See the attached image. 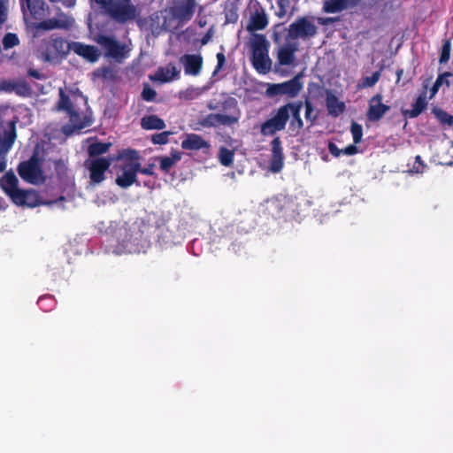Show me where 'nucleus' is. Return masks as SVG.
<instances>
[{
  "label": "nucleus",
  "instance_id": "20e7f679",
  "mask_svg": "<svg viewBox=\"0 0 453 453\" xmlns=\"http://www.w3.org/2000/svg\"><path fill=\"white\" fill-rule=\"evenodd\" d=\"M58 93L59 101L58 108L60 111H65L67 112L72 127L73 129H81L88 126V122L85 121V119L81 117L73 106V104L76 103L79 98H82L86 101V98L83 97L81 93L79 90L65 91L62 88H59Z\"/></svg>",
  "mask_w": 453,
  "mask_h": 453
},
{
  "label": "nucleus",
  "instance_id": "a878e982",
  "mask_svg": "<svg viewBox=\"0 0 453 453\" xmlns=\"http://www.w3.org/2000/svg\"><path fill=\"white\" fill-rule=\"evenodd\" d=\"M326 107L329 114L336 117L344 111L345 105L344 103L339 101V99L334 94L327 92Z\"/></svg>",
  "mask_w": 453,
  "mask_h": 453
},
{
  "label": "nucleus",
  "instance_id": "9d476101",
  "mask_svg": "<svg viewBox=\"0 0 453 453\" xmlns=\"http://www.w3.org/2000/svg\"><path fill=\"white\" fill-rule=\"evenodd\" d=\"M140 170V162L124 161L117 170L116 183L118 186L127 188L136 182V173Z\"/></svg>",
  "mask_w": 453,
  "mask_h": 453
},
{
  "label": "nucleus",
  "instance_id": "f257e3e1",
  "mask_svg": "<svg viewBox=\"0 0 453 453\" xmlns=\"http://www.w3.org/2000/svg\"><path fill=\"white\" fill-rule=\"evenodd\" d=\"M318 32V27L312 18L302 17L295 20L285 28L281 24H277L273 27L272 38L275 43H280L283 34H286L285 40L296 42V40L308 41L314 37Z\"/></svg>",
  "mask_w": 453,
  "mask_h": 453
},
{
  "label": "nucleus",
  "instance_id": "a19ab883",
  "mask_svg": "<svg viewBox=\"0 0 453 453\" xmlns=\"http://www.w3.org/2000/svg\"><path fill=\"white\" fill-rule=\"evenodd\" d=\"M169 132H163L152 135V142L155 144H165L168 142Z\"/></svg>",
  "mask_w": 453,
  "mask_h": 453
},
{
  "label": "nucleus",
  "instance_id": "2eb2a0df",
  "mask_svg": "<svg viewBox=\"0 0 453 453\" xmlns=\"http://www.w3.org/2000/svg\"><path fill=\"white\" fill-rule=\"evenodd\" d=\"M277 48V60L280 65H291L296 60L295 53L298 50V44L296 42L286 40V42L281 44L278 43Z\"/></svg>",
  "mask_w": 453,
  "mask_h": 453
},
{
  "label": "nucleus",
  "instance_id": "9b49d317",
  "mask_svg": "<svg viewBox=\"0 0 453 453\" xmlns=\"http://www.w3.org/2000/svg\"><path fill=\"white\" fill-rule=\"evenodd\" d=\"M288 115L287 108L280 107L276 113L261 125L260 132L263 135H273L275 133L285 129Z\"/></svg>",
  "mask_w": 453,
  "mask_h": 453
},
{
  "label": "nucleus",
  "instance_id": "cd10ccee",
  "mask_svg": "<svg viewBox=\"0 0 453 453\" xmlns=\"http://www.w3.org/2000/svg\"><path fill=\"white\" fill-rule=\"evenodd\" d=\"M426 92H424L417 98L412 109L405 111L404 114L410 118H416L426 108Z\"/></svg>",
  "mask_w": 453,
  "mask_h": 453
},
{
  "label": "nucleus",
  "instance_id": "680f3d73",
  "mask_svg": "<svg viewBox=\"0 0 453 453\" xmlns=\"http://www.w3.org/2000/svg\"><path fill=\"white\" fill-rule=\"evenodd\" d=\"M68 127H64V132H65V133H67V132H68V130H67V129H68Z\"/></svg>",
  "mask_w": 453,
  "mask_h": 453
},
{
  "label": "nucleus",
  "instance_id": "2f4dec72",
  "mask_svg": "<svg viewBox=\"0 0 453 453\" xmlns=\"http://www.w3.org/2000/svg\"><path fill=\"white\" fill-rule=\"evenodd\" d=\"M110 146L111 143L96 142L89 145L88 151L90 157H96L107 152Z\"/></svg>",
  "mask_w": 453,
  "mask_h": 453
},
{
  "label": "nucleus",
  "instance_id": "5701e85b",
  "mask_svg": "<svg viewBox=\"0 0 453 453\" xmlns=\"http://www.w3.org/2000/svg\"><path fill=\"white\" fill-rule=\"evenodd\" d=\"M184 150H197L210 148V144L196 134H188L181 142Z\"/></svg>",
  "mask_w": 453,
  "mask_h": 453
},
{
  "label": "nucleus",
  "instance_id": "864d4df0",
  "mask_svg": "<svg viewBox=\"0 0 453 453\" xmlns=\"http://www.w3.org/2000/svg\"><path fill=\"white\" fill-rule=\"evenodd\" d=\"M416 162L418 163V166L414 165L413 169L411 171L414 172V173H422L424 165H423V164L420 161V157L419 156L416 157Z\"/></svg>",
  "mask_w": 453,
  "mask_h": 453
},
{
  "label": "nucleus",
  "instance_id": "8fccbe9b",
  "mask_svg": "<svg viewBox=\"0 0 453 453\" xmlns=\"http://www.w3.org/2000/svg\"><path fill=\"white\" fill-rule=\"evenodd\" d=\"M28 75L31 77H34L37 80H42L44 78L42 73H41L39 71L35 70V69H29Z\"/></svg>",
  "mask_w": 453,
  "mask_h": 453
},
{
  "label": "nucleus",
  "instance_id": "0e129e2a",
  "mask_svg": "<svg viewBox=\"0 0 453 453\" xmlns=\"http://www.w3.org/2000/svg\"><path fill=\"white\" fill-rule=\"evenodd\" d=\"M452 146H453V142H452Z\"/></svg>",
  "mask_w": 453,
  "mask_h": 453
},
{
  "label": "nucleus",
  "instance_id": "473e14b6",
  "mask_svg": "<svg viewBox=\"0 0 453 453\" xmlns=\"http://www.w3.org/2000/svg\"><path fill=\"white\" fill-rule=\"evenodd\" d=\"M219 159L223 165H231L234 161V151L224 147L220 148L219 152Z\"/></svg>",
  "mask_w": 453,
  "mask_h": 453
},
{
  "label": "nucleus",
  "instance_id": "6ab92c4d",
  "mask_svg": "<svg viewBox=\"0 0 453 453\" xmlns=\"http://www.w3.org/2000/svg\"><path fill=\"white\" fill-rule=\"evenodd\" d=\"M187 75L196 76L200 73L203 65V58L199 54H186L180 58Z\"/></svg>",
  "mask_w": 453,
  "mask_h": 453
},
{
  "label": "nucleus",
  "instance_id": "bb28decb",
  "mask_svg": "<svg viewBox=\"0 0 453 453\" xmlns=\"http://www.w3.org/2000/svg\"><path fill=\"white\" fill-rule=\"evenodd\" d=\"M141 125L143 129L147 130H161L165 127V124L163 119L156 115L145 116L141 120Z\"/></svg>",
  "mask_w": 453,
  "mask_h": 453
},
{
  "label": "nucleus",
  "instance_id": "b1692460",
  "mask_svg": "<svg viewBox=\"0 0 453 453\" xmlns=\"http://www.w3.org/2000/svg\"><path fill=\"white\" fill-rule=\"evenodd\" d=\"M180 71L173 65H168L159 68L151 77L152 80L160 82H169L178 77Z\"/></svg>",
  "mask_w": 453,
  "mask_h": 453
},
{
  "label": "nucleus",
  "instance_id": "6e6d98bb",
  "mask_svg": "<svg viewBox=\"0 0 453 453\" xmlns=\"http://www.w3.org/2000/svg\"><path fill=\"white\" fill-rule=\"evenodd\" d=\"M443 118L441 120L449 125H453V116L447 115L446 113H442Z\"/></svg>",
  "mask_w": 453,
  "mask_h": 453
},
{
  "label": "nucleus",
  "instance_id": "f03ea898",
  "mask_svg": "<svg viewBox=\"0 0 453 453\" xmlns=\"http://www.w3.org/2000/svg\"><path fill=\"white\" fill-rule=\"evenodd\" d=\"M19 180L13 173H6L0 179V186L19 206L35 207L40 204L39 196L35 190H23L18 188Z\"/></svg>",
  "mask_w": 453,
  "mask_h": 453
},
{
  "label": "nucleus",
  "instance_id": "4c0bfd02",
  "mask_svg": "<svg viewBox=\"0 0 453 453\" xmlns=\"http://www.w3.org/2000/svg\"><path fill=\"white\" fill-rule=\"evenodd\" d=\"M351 134L355 143H358L362 140L363 129L362 126L353 122L351 125Z\"/></svg>",
  "mask_w": 453,
  "mask_h": 453
},
{
  "label": "nucleus",
  "instance_id": "f8f14e48",
  "mask_svg": "<svg viewBox=\"0 0 453 453\" xmlns=\"http://www.w3.org/2000/svg\"><path fill=\"white\" fill-rule=\"evenodd\" d=\"M302 88L303 84L300 82L299 76H296L286 82L269 84L265 93L268 96L286 95L290 98H294L300 93Z\"/></svg>",
  "mask_w": 453,
  "mask_h": 453
},
{
  "label": "nucleus",
  "instance_id": "423d86ee",
  "mask_svg": "<svg viewBox=\"0 0 453 453\" xmlns=\"http://www.w3.org/2000/svg\"><path fill=\"white\" fill-rule=\"evenodd\" d=\"M18 121V118H14L6 125L0 126V173H3L6 168V155L16 140V124Z\"/></svg>",
  "mask_w": 453,
  "mask_h": 453
},
{
  "label": "nucleus",
  "instance_id": "c85d7f7f",
  "mask_svg": "<svg viewBox=\"0 0 453 453\" xmlns=\"http://www.w3.org/2000/svg\"><path fill=\"white\" fill-rule=\"evenodd\" d=\"M180 158L181 154L178 151L172 152L171 156L160 157H158L160 168L165 172H168Z\"/></svg>",
  "mask_w": 453,
  "mask_h": 453
},
{
  "label": "nucleus",
  "instance_id": "aec40b11",
  "mask_svg": "<svg viewBox=\"0 0 453 453\" xmlns=\"http://www.w3.org/2000/svg\"><path fill=\"white\" fill-rule=\"evenodd\" d=\"M238 121V117L229 116L226 114L211 113L201 119L200 124L203 127H211L218 126H230Z\"/></svg>",
  "mask_w": 453,
  "mask_h": 453
},
{
  "label": "nucleus",
  "instance_id": "4468645a",
  "mask_svg": "<svg viewBox=\"0 0 453 453\" xmlns=\"http://www.w3.org/2000/svg\"><path fill=\"white\" fill-rule=\"evenodd\" d=\"M19 174L23 180L32 184H38L44 180L39 163L33 159L19 165Z\"/></svg>",
  "mask_w": 453,
  "mask_h": 453
},
{
  "label": "nucleus",
  "instance_id": "49530a36",
  "mask_svg": "<svg viewBox=\"0 0 453 453\" xmlns=\"http://www.w3.org/2000/svg\"><path fill=\"white\" fill-rule=\"evenodd\" d=\"M200 95L198 88H189L185 92L181 93V97L186 100L193 99Z\"/></svg>",
  "mask_w": 453,
  "mask_h": 453
},
{
  "label": "nucleus",
  "instance_id": "4be33fe9",
  "mask_svg": "<svg viewBox=\"0 0 453 453\" xmlns=\"http://www.w3.org/2000/svg\"><path fill=\"white\" fill-rule=\"evenodd\" d=\"M361 0H325L323 11L326 13H337L356 6Z\"/></svg>",
  "mask_w": 453,
  "mask_h": 453
},
{
  "label": "nucleus",
  "instance_id": "3c124183",
  "mask_svg": "<svg viewBox=\"0 0 453 453\" xmlns=\"http://www.w3.org/2000/svg\"><path fill=\"white\" fill-rule=\"evenodd\" d=\"M450 73H445L442 75H440L435 82H440V87L445 82L448 86L449 85V82L446 80L447 77L450 76Z\"/></svg>",
  "mask_w": 453,
  "mask_h": 453
},
{
  "label": "nucleus",
  "instance_id": "412c9836",
  "mask_svg": "<svg viewBox=\"0 0 453 453\" xmlns=\"http://www.w3.org/2000/svg\"><path fill=\"white\" fill-rule=\"evenodd\" d=\"M283 152L281 142L279 137H276L272 142V159L270 170L273 173H280L283 167Z\"/></svg>",
  "mask_w": 453,
  "mask_h": 453
},
{
  "label": "nucleus",
  "instance_id": "37998d69",
  "mask_svg": "<svg viewBox=\"0 0 453 453\" xmlns=\"http://www.w3.org/2000/svg\"><path fill=\"white\" fill-rule=\"evenodd\" d=\"M15 81L11 80H4L0 81V90L5 92H12L14 90Z\"/></svg>",
  "mask_w": 453,
  "mask_h": 453
},
{
  "label": "nucleus",
  "instance_id": "c03bdc74",
  "mask_svg": "<svg viewBox=\"0 0 453 453\" xmlns=\"http://www.w3.org/2000/svg\"><path fill=\"white\" fill-rule=\"evenodd\" d=\"M157 93L156 91L150 88L149 86H146L144 87L143 90H142V98L146 101H152L154 100L155 96H156Z\"/></svg>",
  "mask_w": 453,
  "mask_h": 453
},
{
  "label": "nucleus",
  "instance_id": "0eeeda50",
  "mask_svg": "<svg viewBox=\"0 0 453 453\" xmlns=\"http://www.w3.org/2000/svg\"><path fill=\"white\" fill-rule=\"evenodd\" d=\"M94 41L105 50V57L111 58L117 62H121L127 57L129 51L127 46L112 36L97 35L94 37Z\"/></svg>",
  "mask_w": 453,
  "mask_h": 453
},
{
  "label": "nucleus",
  "instance_id": "5fc2aeb1",
  "mask_svg": "<svg viewBox=\"0 0 453 453\" xmlns=\"http://www.w3.org/2000/svg\"><path fill=\"white\" fill-rule=\"evenodd\" d=\"M357 151V148L354 145H349L344 149V154L353 155Z\"/></svg>",
  "mask_w": 453,
  "mask_h": 453
},
{
  "label": "nucleus",
  "instance_id": "7c9ffc66",
  "mask_svg": "<svg viewBox=\"0 0 453 453\" xmlns=\"http://www.w3.org/2000/svg\"><path fill=\"white\" fill-rule=\"evenodd\" d=\"M25 4L29 10L31 15L34 17L41 16L43 11V2L41 0H31V1H23L21 0V6L23 10L25 9Z\"/></svg>",
  "mask_w": 453,
  "mask_h": 453
},
{
  "label": "nucleus",
  "instance_id": "ddd939ff",
  "mask_svg": "<svg viewBox=\"0 0 453 453\" xmlns=\"http://www.w3.org/2000/svg\"><path fill=\"white\" fill-rule=\"evenodd\" d=\"M111 160L105 157L89 158L85 162L89 170V178L95 184L101 183L104 180V173L110 167Z\"/></svg>",
  "mask_w": 453,
  "mask_h": 453
},
{
  "label": "nucleus",
  "instance_id": "de8ad7c7",
  "mask_svg": "<svg viewBox=\"0 0 453 453\" xmlns=\"http://www.w3.org/2000/svg\"><path fill=\"white\" fill-rule=\"evenodd\" d=\"M449 50H450V45L449 42H447L442 47V51L441 55L440 61L441 63L447 62L449 59Z\"/></svg>",
  "mask_w": 453,
  "mask_h": 453
},
{
  "label": "nucleus",
  "instance_id": "72a5a7b5",
  "mask_svg": "<svg viewBox=\"0 0 453 453\" xmlns=\"http://www.w3.org/2000/svg\"><path fill=\"white\" fill-rule=\"evenodd\" d=\"M278 10L276 11V15L279 18L285 17L290 9V2L289 0H277Z\"/></svg>",
  "mask_w": 453,
  "mask_h": 453
},
{
  "label": "nucleus",
  "instance_id": "7ed1b4c3",
  "mask_svg": "<svg viewBox=\"0 0 453 453\" xmlns=\"http://www.w3.org/2000/svg\"><path fill=\"white\" fill-rule=\"evenodd\" d=\"M103 12L119 24L128 23L140 15L132 0H108Z\"/></svg>",
  "mask_w": 453,
  "mask_h": 453
},
{
  "label": "nucleus",
  "instance_id": "79ce46f5",
  "mask_svg": "<svg viewBox=\"0 0 453 453\" xmlns=\"http://www.w3.org/2000/svg\"><path fill=\"white\" fill-rule=\"evenodd\" d=\"M305 119L311 123L317 119V114L314 112L313 107L309 101L305 102Z\"/></svg>",
  "mask_w": 453,
  "mask_h": 453
},
{
  "label": "nucleus",
  "instance_id": "4d7b16f0",
  "mask_svg": "<svg viewBox=\"0 0 453 453\" xmlns=\"http://www.w3.org/2000/svg\"><path fill=\"white\" fill-rule=\"evenodd\" d=\"M329 150L330 152L333 154V155H335V156H339L340 155V150H338V148L336 147L335 144L334 143H330L329 144Z\"/></svg>",
  "mask_w": 453,
  "mask_h": 453
},
{
  "label": "nucleus",
  "instance_id": "ea45409f",
  "mask_svg": "<svg viewBox=\"0 0 453 453\" xmlns=\"http://www.w3.org/2000/svg\"><path fill=\"white\" fill-rule=\"evenodd\" d=\"M380 77V72H375L372 73V76L365 77L363 79V83H362L361 87L362 88L372 87L379 81Z\"/></svg>",
  "mask_w": 453,
  "mask_h": 453
},
{
  "label": "nucleus",
  "instance_id": "f704fd0d",
  "mask_svg": "<svg viewBox=\"0 0 453 453\" xmlns=\"http://www.w3.org/2000/svg\"><path fill=\"white\" fill-rule=\"evenodd\" d=\"M19 40L15 34L9 33L3 39V45L5 50L11 49L16 45H18Z\"/></svg>",
  "mask_w": 453,
  "mask_h": 453
},
{
  "label": "nucleus",
  "instance_id": "58836bf2",
  "mask_svg": "<svg viewBox=\"0 0 453 453\" xmlns=\"http://www.w3.org/2000/svg\"><path fill=\"white\" fill-rule=\"evenodd\" d=\"M119 158L124 161H134L139 162V154L136 150H128L127 151H124Z\"/></svg>",
  "mask_w": 453,
  "mask_h": 453
},
{
  "label": "nucleus",
  "instance_id": "39448f33",
  "mask_svg": "<svg viewBox=\"0 0 453 453\" xmlns=\"http://www.w3.org/2000/svg\"><path fill=\"white\" fill-rule=\"evenodd\" d=\"M252 50V63L260 73H266L271 69V60L268 56V42L265 35L253 34L250 40Z\"/></svg>",
  "mask_w": 453,
  "mask_h": 453
},
{
  "label": "nucleus",
  "instance_id": "bf43d9fd",
  "mask_svg": "<svg viewBox=\"0 0 453 453\" xmlns=\"http://www.w3.org/2000/svg\"><path fill=\"white\" fill-rule=\"evenodd\" d=\"M334 20L333 18H320L319 19V22L322 25H327L329 24L330 22H332Z\"/></svg>",
  "mask_w": 453,
  "mask_h": 453
},
{
  "label": "nucleus",
  "instance_id": "13d9d810",
  "mask_svg": "<svg viewBox=\"0 0 453 453\" xmlns=\"http://www.w3.org/2000/svg\"><path fill=\"white\" fill-rule=\"evenodd\" d=\"M440 88V82H435L433 86V88H431V96L430 97L432 98L438 91Z\"/></svg>",
  "mask_w": 453,
  "mask_h": 453
},
{
  "label": "nucleus",
  "instance_id": "dca6fc26",
  "mask_svg": "<svg viewBox=\"0 0 453 453\" xmlns=\"http://www.w3.org/2000/svg\"><path fill=\"white\" fill-rule=\"evenodd\" d=\"M196 8V0H180L174 4L171 12L174 19L180 22H186L191 19Z\"/></svg>",
  "mask_w": 453,
  "mask_h": 453
},
{
  "label": "nucleus",
  "instance_id": "1a4fd4ad",
  "mask_svg": "<svg viewBox=\"0 0 453 453\" xmlns=\"http://www.w3.org/2000/svg\"><path fill=\"white\" fill-rule=\"evenodd\" d=\"M43 49L41 50V57L46 61H51L58 57L65 56L69 51H73L72 42H68L62 38H56L45 42Z\"/></svg>",
  "mask_w": 453,
  "mask_h": 453
},
{
  "label": "nucleus",
  "instance_id": "c756f323",
  "mask_svg": "<svg viewBox=\"0 0 453 453\" xmlns=\"http://www.w3.org/2000/svg\"><path fill=\"white\" fill-rule=\"evenodd\" d=\"M68 27V22L58 19H50L39 23L36 27L37 29L52 30L56 28H65Z\"/></svg>",
  "mask_w": 453,
  "mask_h": 453
},
{
  "label": "nucleus",
  "instance_id": "e433bc0d",
  "mask_svg": "<svg viewBox=\"0 0 453 453\" xmlns=\"http://www.w3.org/2000/svg\"><path fill=\"white\" fill-rule=\"evenodd\" d=\"M94 75L98 77V78H102V79H112L113 78V71L111 67H108V66H104V67H101V68H98L96 69L95 72H94Z\"/></svg>",
  "mask_w": 453,
  "mask_h": 453
},
{
  "label": "nucleus",
  "instance_id": "603ef678",
  "mask_svg": "<svg viewBox=\"0 0 453 453\" xmlns=\"http://www.w3.org/2000/svg\"><path fill=\"white\" fill-rule=\"evenodd\" d=\"M153 168H154V165L153 164L150 165L146 168H142L140 166V170L138 172H140V173H143L145 175H153V173H153Z\"/></svg>",
  "mask_w": 453,
  "mask_h": 453
},
{
  "label": "nucleus",
  "instance_id": "a211bd4d",
  "mask_svg": "<svg viewBox=\"0 0 453 453\" xmlns=\"http://www.w3.org/2000/svg\"><path fill=\"white\" fill-rule=\"evenodd\" d=\"M389 110V106L382 104V95L376 94L369 102V109L367 111V119L370 121L380 120Z\"/></svg>",
  "mask_w": 453,
  "mask_h": 453
},
{
  "label": "nucleus",
  "instance_id": "6e6552de",
  "mask_svg": "<svg viewBox=\"0 0 453 453\" xmlns=\"http://www.w3.org/2000/svg\"><path fill=\"white\" fill-rule=\"evenodd\" d=\"M248 24L246 29L255 34V31L263 30L268 25V18L265 9L257 0H251L248 6Z\"/></svg>",
  "mask_w": 453,
  "mask_h": 453
},
{
  "label": "nucleus",
  "instance_id": "c9c22d12",
  "mask_svg": "<svg viewBox=\"0 0 453 453\" xmlns=\"http://www.w3.org/2000/svg\"><path fill=\"white\" fill-rule=\"evenodd\" d=\"M19 96H27L30 94V88L24 81H15L14 90Z\"/></svg>",
  "mask_w": 453,
  "mask_h": 453
},
{
  "label": "nucleus",
  "instance_id": "a18cd8bd",
  "mask_svg": "<svg viewBox=\"0 0 453 453\" xmlns=\"http://www.w3.org/2000/svg\"><path fill=\"white\" fill-rule=\"evenodd\" d=\"M8 0H0V26L5 21L7 16Z\"/></svg>",
  "mask_w": 453,
  "mask_h": 453
},
{
  "label": "nucleus",
  "instance_id": "f3484780",
  "mask_svg": "<svg viewBox=\"0 0 453 453\" xmlns=\"http://www.w3.org/2000/svg\"><path fill=\"white\" fill-rule=\"evenodd\" d=\"M73 51L90 63H96L100 56V50L93 45H88L80 42H72Z\"/></svg>",
  "mask_w": 453,
  "mask_h": 453
},
{
  "label": "nucleus",
  "instance_id": "09e8293b",
  "mask_svg": "<svg viewBox=\"0 0 453 453\" xmlns=\"http://www.w3.org/2000/svg\"><path fill=\"white\" fill-rule=\"evenodd\" d=\"M217 60H218V65H217V68H216V71H219V69L222 68V66L224 65L225 64V61H226V58H225V55L222 53V52H219L217 53Z\"/></svg>",
  "mask_w": 453,
  "mask_h": 453
},
{
  "label": "nucleus",
  "instance_id": "052dcab7",
  "mask_svg": "<svg viewBox=\"0 0 453 453\" xmlns=\"http://www.w3.org/2000/svg\"><path fill=\"white\" fill-rule=\"evenodd\" d=\"M403 73V69H399V70H397V72H396V76H397V81H396V82H397V83H399V82H400V80H401V77H402Z\"/></svg>",
  "mask_w": 453,
  "mask_h": 453
},
{
  "label": "nucleus",
  "instance_id": "393cba45",
  "mask_svg": "<svg viewBox=\"0 0 453 453\" xmlns=\"http://www.w3.org/2000/svg\"><path fill=\"white\" fill-rule=\"evenodd\" d=\"M287 108L288 119L290 115L293 117L291 127L294 128L301 129L303 127V122L300 116V111L303 107L302 102L289 103L284 105Z\"/></svg>",
  "mask_w": 453,
  "mask_h": 453
},
{
  "label": "nucleus",
  "instance_id": "e2e57ef3",
  "mask_svg": "<svg viewBox=\"0 0 453 453\" xmlns=\"http://www.w3.org/2000/svg\"><path fill=\"white\" fill-rule=\"evenodd\" d=\"M209 108H210L211 110H214V109H215V107H214L213 105H209Z\"/></svg>",
  "mask_w": 453,
  "mask_h": 453
}]
</instances>
